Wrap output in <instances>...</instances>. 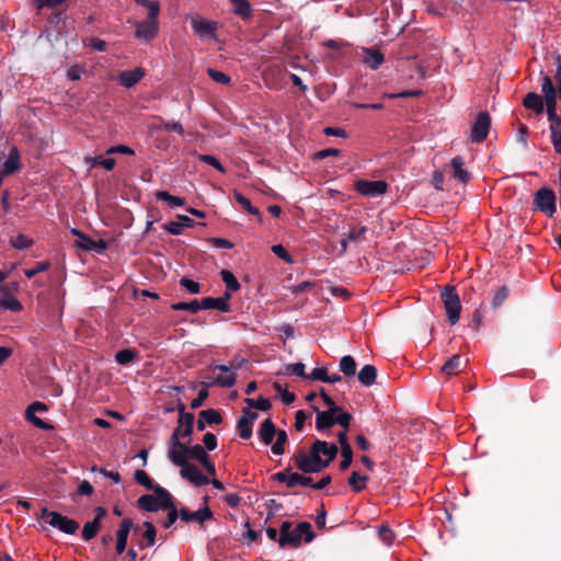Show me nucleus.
I'll list each match as a JSON object with an SVG mask.
<instances>
[{"label":"nucleus","instance_id":"3c124183","mask_svg":"<svg viewBox=\"0 0 561 561\" xmlns=\"http://www.w3.org/2000/svg\"><path fill=\"white\" fill-rule=\"evenodd\" d=\"M197 158L199 161L214 167L220 173H226V169L222 167V164L218 161L216 157L210 154H198Z\"/></svg>","mask_w":561,"mask_h":561},{"label":"nucleus","instance_id":"39448f33","mask_svg":"<svg viewBox=\"0 0 561 561\" xmlns=\"http://www.w3.org/2000/svg\"><path fill=\"white\" fill-rule=\"evenodd\" d=\"M294 460L295 466L305 473H316L327 468V463L322 461V458L319 457L317 453L313 451L312 447L310 448L309 454L304 451L297 453Z\"/></svg>","mask_w":561,"mask_h":561},{"label":"nucleus","instance_id":"5701e85b","mask_svg":"<svg viewBox=\"0 0 561 561\" xmlns=\"http://www.w3.org/2000/svg\"><path fill=\"white\" fill-rule=\"evenodd\" d=\"M194 226V220L186 215H178L176 220L163 225V229L172 236H179L184 228Z\"/></svg>","mask_w":561,"mask_h":561},{"label":"nucleus","instance_id":"6e6552de","mask_svg":"<svg viewBox=\"0 0 561 561\" xmlns=\"http://www.w3.org/2000/svg\"><path fill=\"white\" fill-rule=\"evenodd\" d=\"M43 516L46 517L45 522L48 525H50L54 528L59 529L60 531H62L65 534L73 535L77 531V529L79 528V524L76 520L68 518V517L61 515L60 513L51 512V511H48L47 508H45L43 511Z\"/></svg>","mask_w":561,"mask_h":561},{"label":"nucleus","instance_id":"393cba45","mask_svg":"<svg viewBox=\"0 0 561 561\" xmlns=\"http://www.w3.org/2000/svg\"><path fill=\"white\" fill-rule=\"evenodd\" d=\"M525 108L533 111L536 115H541L546 110V103L541 95L535 92H528L523 99Z\"/></svg>","mask_w":561,"mask_h":561},{"label":"nucleus","instance_id":"338daca9","mask_svg":"<svg viewBox=\"0 0 561 561\" xmlns=\"http://www.w3.org/2000/svg\"><path fill=\"white\" fill-rule=\"evenodd\" d=\"M85 45L90 46L96 51H104L106 49L105 41L96 37L89 38L88 42H85Z\"/></svg>","mask_w":561,"mask_h":561},{"label":"nucleus","instance_id":"8fccbe9b","mask_svg":"<svg viewBox=\"0 0 561 561\" xmlns=\"http://www.w3.org/2000/svg\"><path fill=\"white\" fill-rule=\"evenodd\" d=\"M135 480L138 484H140L149 490H153V488L157 485V484H153L150 477L144 470H137L135 472Z\"/></svg>","mask_w":561,"mask_h":561},{"label":"nucleus","instance_id":"79ce46f5","mask_svg":"<svg viewBox=\"0 0 561 561\" xmlns=\"http://www.w3.org/2000/svg\"><path fill=\"white\" fill-rule=\"evenodd\" d=\"M207 457H208V454L203 446L197 444L192 447H188L187 461L190 459H194V460L202 462V461L206 460Z\"/></svg>","mask_w":561,"mask_h":561},{"label":"nucleus","instance_id":"4d7b16f0","mask_svg":"<svg viewBox=\"0 0 561 561\" xmlns=\"http://www.w3.org/2000/svg\"><path fill=\"white\" fill-rule=\"evenodd\" d=\"M92 165H101L105 170L111 171L115 167V160L113 158H104L102 156H98L92 159Z\"/></svg>","mask_w":561,"mask_h":561},{"label":"nucleus","instance_id":"aec40b11","mask_svg":"<svg viewBox=\"0 0 561 561\" xmlns=\"http://www.w3.org/2000/svg\"><path fill=\"white\" fill-rule=\"evenodd\" d=\"M311 447L313 448V451L319 455V457H321V455L324 457L322 458V461L327 463V467L336 457L339 451L335 444H328L327 442L319 439H317Z\"/></svg>","mask_w":561,"mask_h":561},{"label":"nucleus","instance_id":"b1692460","mask_svg":"<svg viewBox=\"0 0 561 561\" xmlns=\"http://www.w3.org/2000/svg\"><path fill=\"white\" fill-rule=\"evenodd\" d=\"M180 517L182 520H184L186 523H190V522L204 523L205 520L213 518V512L210 511V508L208 506L199 508L196 512H190L187 508H181Z\"/></svg>","mask_w":561,"mask_h":561},{"label":"nucleus","instance_id":"e2e57ef3","mask_svg":"<svg viewBox=\"0 0 561 561\" xmlns=\"http://www.w3.org/2000/svg\"><path fill=\"white\" fill-rule=\"evenodd\" d=\"M327 376H328L327 368L318 367V368L312 369V371L310 374H308L307 379L319 380V381L325 382Z\"/></svg>","mask_w":561,"mask_h":561},{"label":"nucleus","instance_id":"864d4df0","mask_svg":"<svg viewBox=\"0 0 561 561\" xmlns=\"http://www.w3.org/2000/svg\"><path fill=\"white\" fill-rule=\"evenodd\" d=\"M305 368H306L305 364H302V363H295V364L287 365L286 366V371L289 375H295V376L301 377L304 379H307L308 378V374H306Z\"/></svg>","mask_w":561,"mask_h":561},{"label":"nucleus","instance_id":"ea45409f","mask_svg":"<svg viewBox=\"0 0 561 561\" xmlns=\"http://www.w3.org/2000/svg\"><path fill=\"white\" fill-rule=\"evenodd\" d=\"M144 526L146 530L144 531V539L146 540V545L140 543V548L153 546L156 542L157 531L152 523L144 522Z\"/></svg>","mask_w":561,"mask_h":561},{"label":"nucleus","instance_id":"a211bd4d","mask_svg":"<svg viewBox=\"0 0 561 561\" xmlns=\"http://www.w3.org/2000/svg\"><path fill=\"white\" fill-rule=\"evenodd\" d=\"M449 171L451 178L462 184L468 183L471 179L470 172L465 168V160L462 157L457 156L450 160Z\"/></svg>","mask_w":561,"mask_h":561},{"label":"nucleus","instance_id":"bf43d9fd","mask_svg":"<svg viewBox=\"0 0 561 561\" xmlns=\"http://www.w3.org/2000/svg\"><path fill=\"white\" fill-rule=\"evenodd\" d=\"M49 268V262L43 261L36 263V265L33 268H27L24 271V274L27 278H32L36 274L44 272Z\"/></svg>","mask_w":561,"mask_h":561},{"label":"nucleus","instance_id":"0e129e2a","mask_svg":"<svg viewBox=\"0 0 561 561\" xmlns=\"http://www.w3.org/2000/svg\"><path fill=\"white\" fill-rule=\"evenodd\" d=\"M165 511H168V517L163 523V527L169 528L176 522L180 513H178V510L173 503H172V506L168 507Z\"/></svg>","mask_w":561,"mask_h":561},{"label":"nucleus","instance_id":"a19ab883","mask_svg":"<svg viewBox=\"0 0 561 561\" xmlns=\"http://www.w3.org/2000/svg\"><path fill=\"white\" fill-rule=\"evenodd\" d=\"M101 524L96 520L87 522L82 529V538L87 541L93 539L100 530Z\"/></svg>","mask_w":561,"mask_h":561},{"label":"nucleus","instance_id":"ddd939ff","mask_svg":"<svg viewBox=\"0 0 561 561\" xmlns=\"http://www.w3.org/2000/svg\"><path fill=\"white\" fill-rule=\"evenodd\" d=\"M355 190L367 197L381 196L387 192V183L385 181L358 180L354 184Z\"/></svg>","mask_w":561,"mask_h":561},{"label":"nucleus","instance_id":"052dcab7","mask_svg":"<svg viewBox=\"0 0 561 561\" xmlns=\"http://www.w3.org/2000/svg\"><path fill=\"white\" fill-rule=\"evenodd\" d=\"M421 90H404L398 93H385L383 98L398 99V98H414L421 95Z\"/></svg>","mask_w":561,"mask_h":561},{"label":"nucleus","instance_id":"412c9836","mask_svg":"<svg viewBox=\"0 0 561 561\" xmlns=\"http://www.w3.org/2000/svg\"><path fill=\"white\" fill-rule=\"evenodd\" d=\"M131 526H133V522L129 518H124L121 522L119 527H118V529L116 531V546H115V550H116L117 554H122L125 551L126 545H127L128 535H129Z\"/></svg>","mask_w":561,"mask_h":561},{"label":"nucleus","instance_id":"72a5a7b5","mask_svg":"<svg viewBox=\"0 0 561 561\" xmlns=\"http://www.w3.org/2000/svg\"><path fill=\"white\" fill-rule=\"evenodd\" d=\"M340 370L346 377H353L356 374V362L351 355H345L340 360Z\"/></svg>","mask_w":561,"mask_h":561},{"label":"nucleus","instance_id":"6ab92c4d","mask_svg":"<svg viewBox=\"0 0 561 561\" xmlns=\"http://www.w3.org/2000/svg\"><path fill=\"white\" fill-rule=\"evenodd\" d=\"M21 168L20 153L16 147H12L5 160L0 163V175L7 176L13 174Z\"/></svg>","mask_w":561,"mask_h":561},{"label":"nucleus","instance_id":"37998d69","mask_svg":"<svg viewBox=\"0 0 561 561\" xmlns=\"http://www.w3.org/2000/svg\"><path fill=\"white\" fill-rule=\"evenodd\" d=\"M276 435V442L272 445V453L274 455H283L284 454V445L287 442V434L285 431L279 430L277 431Z\"/></svg>","mask_w":561,"mask_h":561},{"label":"nucleus","instance_id":"09e8293b","mask_svg":"<svg viewBox=\"0 0 561 561\" xmlns=\"http://www.w3.org/2000/svg\"><path fill=\"white\" fill-rule=\"evenodd\" d=\"M312 479L310 477L297 473V472H290V479H289V488H294L296 485H310L311 486Z\"/></svg>","mask_w":561,"mask_h":561},{"label":"nucleus","instance_id":"c9c22d12","mask_svg":"<svg viewBox=\"0 0 561 561\" xmlns=\"http://www.w3.org/2000/svg\"><path fill=\"white\" fill-rule=\"evenodd\" d=\"M172 310L174 311H188L191 313H196L197 311L202 310L201 301L192 300L190 302H175L171 306Z\"/></svg>","mask_w":561,"mask_h":561},{"label":"nucleus","instance_id":"6e6d98bb","mask_svg":"<svg viewBox=\"0 0 561 561\" xmlns=\"http://www.w3.org/2000/svg\"><path fill=\"white\" fill-rule=\"evenodd\" d=\"M180 285L191 294H198L201 291V284L187 277L181 278Z\"/></svg>","mask_w":561,"mask_h":561},{"label":"nucleus","instance_id":"7ed1b4c3","mask_svg":"<svg viewBox=\"0 0 561 561\" xmlns=\"http://www.w3.org/2000/svg\"><path fill=\"white\" fill-rule=\"evenodd\" d=\"M152 491V494H144L137 500L139 508L147 512H158L172 506V495L168 490L157 484Z\"/></svg>","mask_w":561,"mask_h":561},{"label":"nucleus","instance_id":"680f3d73","mask_svg":"<svg viewBox=\"0 0 561 561\" xmlns=\"http://www.w3.org/2000/svg\"><path fill=\"white\" fill-rule=\"evenodd\" d=\"M12 245L20 250L27 249L32 245V240L21 233L12 240Z\"/></svg>","mask_w":561,"mask_h":561},{"label":"nucleus","instance_id":"2f4dec72","mask_svg":"<svg viewBox=\"0 0 561 561\" xmlns=\"http://www.w3.org/2000/svg\"><path fill=\"white\" fill-rule=\"evenodd\" d=\"M156 197L158 201L165 202L172 209L181 207L185 204V201L182 197L173 196L167 191H158L156 193Z\"/></svg>","mask_w":561,"mask_h":561},{"label":"nucleus","instance_id":"1a4fd4ad","mask_svg":"<svg viewBox=\"0 0 561 561\" xmlns=\"http://www.w3.org/2000/svg\"><path fill=\"white\" fill-rule=\"evenodd\" d=\"M179 431H173L172 433L168 458L173 465L182 467L187 463L188 447L181 442L182 438L179 437Z\"/></svg>","mask_w":561,"mask_h":561},{"label":"nucleus","instance_id":"4c0bfd02","mask_svg":"<svg viewBox=\"0 0 561 561\" xmlns=\"http://www.w3.org/2000/svg\"><path fill=\"white\" fill-rule=\"evenodd\" d=\"M367 481H368L367 476H362L358 472L353 471L348 479V484L352 486V489L355 492H359L365 489Z\"/></svg>","mask_w":561,"mask_h":561},{"label":"nucleus","instance_id":"0eeeda50","mask_svg":"<svg viewBox=\"0 0 561 561\" xmlns=\"http://www.w3.org/2000/svg\"><path fill=\"white\" fill-rule=\"evenodd\" d=\"M213 375L207 377L204 385L206 387L218 386L221 388H230L236 383V374L232 373L231 368L227 365H217L210 367Z\"/></svg>","mask_w":561,"mask_h":561},{"label":"nucleus","instance_id":"bb28decb","mask_svg":"<svg viewBox=\"0 0 561 561\" xmlns=\"http://www.w3.org/2000/svg\"><path fill=\"white\" fill-rule=\"evenodd\" d=\"M46 410H47V407L43 402L35 401V402L31 403L27 407L26 412H25L27 421H30L33 425H35L38 428H43V430L47 428L48 425L43 420H41L34 415V413H36V412H43Z\"/></svg>","mask_w":561,"mask_h":561},{"label":"nucleus","instance_id":"58836bf2","mask_svg":"<svg viewBox=\"0 0 561 561\" xmlns=\"http://www.w3.org/2000/svg\"><path fill=\"white\" fill-rule=\"evenodd\" d=\"M221 279L226 285V288L231 291H237L240 288V284L236 276L228 270H222L220 272Z\"/></svg>","mask_w":561,"mask_h":561},{"label":"nucleus","instance_id":"c756f323","mask_svg":"<svg viewBox=\"0 0 561 561\" xmlns=\"http://www.w3.org/2000/svg\"><path fill=\"white\" fill-rule=\"evenodd\" d=\"M358 380L365 387H370L375 383L377 378V369L373 365H365L358 373Z\"/></svg>","mask_w":561,"mask_h":561},{"label":"nucleus","instance_id":"9b49d317","mask_svg":"<svg viewBox=\"0 0 561 561\" xmlns=\"http://www.w3.org/2000/svg\"><path fill=\"white\" fill-rule=\"evenodd\" d=\"M541 93L546 103L547 116H554V113H557L558 95L554 84L549 76L545 75L541 77Z\"/></svg>","mask_w":561,"mask_h":561},{"label":"nucleus","instance_id":"a878e982","mask_svg":"<svg viewBox=\"0 0 561 561\" xmlns=\"http://www.w3.org/2000/svg\"><path fill=\"white\" fill-rule=\"evenodd\" d=\"M550 122L551 142L554 151L561 154V117L554 113V116H548Z\"/></svg>","mask_w":561,"mask_h":561},{"label":"nucleus","instance_id":"603ef678","mask_svg":"<svg viewBox=\"0 0 561 561\" xmlns=\"http://www.w3.org/2000/svg\"><path fill=\"white\" fill-rule=\"evenodd\" d=\"M378 537L379 539L386 545V546H391L394 541V534L393 531L387 527V526H381L378 530Z\"/></svg>","mask_w":561,"mask_h":561},{"label":"nucleus","instance_id":"5fc2aeb1","mask_svg":"<svg viewBox=\"0 0 561 561\" xmlns=\"http://www.w3.org/2000/svg\"><path fill=\"white\" fill-rule=\"evenodd\" d=\"M341 454L342 460L340 462V469L346 470L351 466L353 459L352 447L343 446V449H341Z\"/></svg>","mask_w":561,"mask_h":561},{"label":"nucleus","instance_id":"49530a36","mask_svg":"<svg viewBox=\"0 0 561 561\" xmlns=\"http://www.w3.org/2000/svg\"><path fill=\"white\" fill-rule=\"evenodd\" d=\"M252 427L253 424L248 420L239 417L237 428L241 438L249 439L252 435Z\"/></svg>","mask_w":561,"mask_h":561},{"label":"nucleus","instance_id":"13d9d810","mask_svg":"<svg viewBox=\"0 0 561 561\" xmlns=\"http://www.w3.org/2000/svg\"><path fill=\"white\" fill-rule=\"evenodd\" d=\"M207 73L215 82L221 84H228L230 82V77L227 76L225 72L209 68L207 70Z\"/></svg>","mask_w":561,"mask_h":561},{"label":"nucleus","instance_id":"20e7f679","mask_svg":"<svg viewBox=\"0 0 561 561\" xmlns=\"http://www.w3.org/2000/svg\"><path fill=\"white\" fill-rule=\"evenodd\" d=\"M351 414L347 412H343L342 410H335L334 408H330L325 411H317L316 419V428L319 432H323L329 430L334 424H339L345 430L348 428L351 422Z\"/></svg>","mask_w":561,"mask_h":561},{"label":"nucleus","instance_id":"c03bdc74","mask_svg":"<svg viewBox=\"0 0 561 561\" xmlns=\"http://www.w3.org/2000/svg\"><path fill=\"white\" fill-rule=\"evenodd\" d=\"M137 353L131 348H124L116 353L115 359L121 365L129 364L135 357Z\"/></svg>","mask_w":561,"mask_h":561},{"label":"nucleus","instance_id":"f257e3e1","mask_svg":"<svg viewBox=\"0 0 561 561\" xmlns=\"http://www.w3.org/2000/svg\"><path fill=\"white\" fill-rule=\"evenodd\" d=\"M137 4L146 7L148 10V19L136 24L135 35L144 42L153 39L159 31V12L160 4L156 0H135Z\"/></svg>","mask_w":561,"mask_h":561},{"label":"nucleus","instance_id":"cd10ccee","mask_svg":"<svg viewBox=\"0 0 561 561\" xmlns=\"http://www.w3.org/2000/svg\"><path fill=\"white\" fill-rule=\"evenodd\" d=\"M1 297H0V308L4 310H10L13 312H19L23 309L22 304L18 298H15L8 289L1 288Z\"/></svg>","mask_w":561,"mask_h":561},{"label":"nucleus","instance_id":"4be33fe9","mask_svg":"<svg viewBox=\"0 0 561 561\" xmlns=\"http://www.w3.org/2000/svg\"><path fill=\"white\" fill-rule=\"evenodd\" d=\"M145 76V71L140 67H136L131 70H123L118 73L117 80L119 84L125 88H131L136 85Z\"/></svg>","mask_w":561,"mask_h":561},{"label":"nucleus","instance_id":"e433bc0d","mask_svg":"<svg viewBox=\"0 0 561 561\" xmlns=\"http://www.w3.org/2000/svg\"><path fill=\"white\" fill-rule=\"evenodd\" d=\"M461 365V357L459 355L451 356L442 367V371L446 375H455L458 373Z\"/></svg>","mask_w":561,"mask_h":561},{"label":"nucleus","instance_id":"4468645a","mask_svg":"<svg viewBox=\"0 0 561 561\" xmlns=\"http://www.w3.org/2000/svg\"><path fill=\"white\" fill-rule=\"evenodd\" d=\"M179 422L178 426L174 428V431H179V437L180 438H187V442L191 440V435L193 433V425H194V414L185 412V405L180 404L179 405Z\"/></svg>","mask_w":561,"mask_h":561},{"label":"nucleus","instance_id":"9d476101","mask_svg":"<svg viewBox=\"0 0 561 561\" xmlns=\"http://www.w3.org/2000/svg\"><path fill=\"white\" fill-rule=\"evenodd\" d=\"M534 205L536 209L542 211L548 217H552L557 211L554 192L549 187H541L535 194Z\"/></svg>","mask_w":561,"mask_h":561},{"label":"nucleus","instance_id":"69168bd1","mask_svg":"<svg viewBox=\"0 0 561 561\" xmlns=\"http://www.w3.org/2000/svg\"><path fill=\"white\" fill-rule=\"evenodd\" d=\"M272 252L279 259L284 260L285 262L290 263L291 257L287 250L282 244H275L272 247Z\"/></svg>","mask_w":561,"mask_h":561},{"label":"nucleus","instance_id":"2eb2a0df","mask_svg":"<svg viewBox=\"0 0 561 561\" xmlns=\"http://www.w3.org/2000/svg\"><path fill=\"white\" fill-rule=\"evenodd\" d=\"M193 31L201 37L209 36L215 37L217 31V23L201 18L197 14L190 16Z\"/></svg>","mask_w":561,"mask_h":561},{"label":"nucleus","instance_id":"423d86ee","mask_svg":"<svg viewBox=\"0 0 561 561\" xmlns=\"http://www.w3.org/2000/svg\"><path fill=\"white\" fill-rule=\"evenodd\" d=\"M440 298L450 324L457 323L460 318L461 304L455 287L446 286L440 294Z\"/></svg>","mask_w":561,"mask_h":561},{"label":"nucleus","instance_id":"a18cd8bd","mask_svg":"<svg viewBox=\"0 0 561 561\" xmlns=\"http://www.w3.org/2000/svg\"><path fill=\"white\" fill-rule=\"evenodd\" d=\"M245 403L249 408H255L261 411H267L271 409L270 400L263 397H259L257 399L247 398Z\"/></svg>","mask_w":561,"mask_h":561},{"label":"nucleus","instance_id":"f3484780","mask_svg":"<svg viewBox=\"0 0 561 561\" xmlns=\"http://www.w3.org/2000/svg\"><path fill=\"white\" fill-rule=\"evenodd\" d=\"M180 474L196 486L206 485L209 483V479L204 476L199 469L191 463L183 465L181 467Z\"/></svg>","mask_w":561,"mask_h":561},{"label":"nucleus","instance_id":"f704fd0d","mask_svg":"<svg viewBox=\"0 0 561 561\" xmlns=\"http://www.w3.org/2000/svg\"><path fill=\"white\" fill-rule=\"evenodd\" d=\"M233 196H234V199L236 202L244 209L247 210L249 214L251 215H254V216H260V210L252 206L251 202L249 198H247L243 194H241L240 192L238 191H234L233 192Z\"/></svg>","mask_w":561,"mask_h":561},{"label":"nucleus","instance_id":"de8ad7c7","mask_svg":"<svg viewBox=\"0 0 561 561\" xmlns=\"http://www.w3.org/2000/svg\"><path fill=\"white\" fill-rule=\"evenodd\" d=\"M201 419H204L208 424H219L221 422V415L214 409H207L199 413Z\"/></svg>","mask_w":561,"mask_h":561},{"label":"nucleus","instance_id":"c85d7f7f","mask_svg":"<svg viewBox=\"0 0 561 561\" xmlns=\"http://www.w3.org/2000/svg\"><path fill=\"white\" fill-rule=\"evenodd\" d=\"M275 425L271 419H266L262 422L261 427L259 430V437L265 444L270 445L273 442V438L276 434Z\"/></svg>","mask_w":561,"mask_h":561},{"label":"nucleus","instance_id":"dca6fc26","mask_svg":"<svg viewBox=\"0 0 561 561\" xmlns=\"http://www.w3.org/2000/svg\"><path fill=\"white\" fill-rule=\"evenodd\" d=\"M362 61L370 69H378L385 61V56L377 47H362Z\"/></svg>","mask_w":561,"mask_h":561},{"label":"nucleus","instance_id":"774afa93","mask_svg":"<svg viewBox=\"0 0 561 561\" xmlns=\"http://www.w3.org/2000/svg\"><path fill=\"white\" fill-rule=\"evenodd\" d=\"M203 443L208 450H214L217 447V438L213 433H206L203 437Z\"/></svg>","mask_w":561,"mask_h":561},{"label":"nucleus","instance_id":"f03ea898","mask_svg":"<svg viewBox=\"0 0 561 561\" xmlns=\"http://www.w3.org/2000/svg\"><path fill=\"white\" fill-rule=\"evenodd\" d=\"M313 539V533L309 523H299L295 528L291 523L285 520L279 528L278 543L280 547H298L302 541L310 542Z\"/></svg>","mask_w":561,"mask_h":561},{"label":"nucleus","instance_id":"f8f14e48","mask_svg":"<svg viewBox=\"0 0 561 561\" xmlns=\"http://www.w3.org/2000/svg\"><path fill=\"white\" fill-rule=\"evenodd\" d=\"M491 118L488 112H480L471 127L470 139L472 142H482L490 129Z\"/></svg>","mask_w":561,"mask_h":561},{"label":"nucleus","instance_id":"7c9ffc66","mask_svg":"<svg viewBox=\"0 0 561 561\" xmlns=\"http://www.w3.org/2000/svg\"><path fill=\"white\" fill-rule=\"evenodd\" d=\"M202 310L216 309L222 312H228L230 310L229 304H226L224 300L213 297H205L201 300Z\"/></svg>","mask_w":561,"mask_h":561},{"label":"nucleus","instance_id":"473e14b6","mask_svg":"<svg viewBox=\"0 0 561 561\" xmlns=\"http://www.w3.org/2000/svg\"><path fill=\"white\" fill-rule=\"evenodd\" d=\"M233 4V13L242 19H249L252 14V9L248 0H230Z\"/></svg>","mask_w":561,"mask_h":561}]
</instances>
